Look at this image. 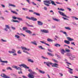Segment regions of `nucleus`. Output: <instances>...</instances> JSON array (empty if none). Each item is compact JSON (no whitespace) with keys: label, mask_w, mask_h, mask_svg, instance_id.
Here are the masks:
<instances>
[{"label":"nucleus","mask_w":78,"mask_h":78,"mask_svg":"<svg viewBox=\"0 0 78 78\" xmlns=\"http://www.w3.org/2000/svg\"><path fill=\"white\" fill-rule=\"evenodd\" d=\"M63 34H66V35H67V34H66V32H63Z\"/></svg>","instance_id":"54"},{"label":"nucleus","mask_w":78,"mask_h":78,"mask_svg":"<svg viewBox=\"0 0 78 78\" xmlns=\"http://www.w3.org/2000/svg\"><path fill=\"white\" fill-rule=\"evenodd\" d=\"M13 56H17V54L14 52V54H13Z\"/></svg>","instance_id":"61"},{"label":"nucleus","mask_w":78,"mask_h":78,"mask_svg":"<svg viewBox=\"0 0 78 78\" xmlns=\"http://www.w3.org/2000/svg\"><path fill=\"white\" fill-rule=\"evenodd\" d=\"M26 19H29V20H31V18H30L28 16H26Z\"/></svg>","instance_id":"45"},{"label":"nucleus","mask_w":78,"mask_h":78,"mask_svg":"<svg viewBox=\"0 0 78 78\" xmlns=\"http://www.w3.org/2000/svg\"><path fill=\"white\" fill-rule=\"evenodd\" d=\"M7 70H12V69L10 67H7Z\"/></svg>","instance_id":"33"},{"label":"nucleus","mask_w":78,"mask_h":78,"mask_svg":"<svg viewBox=\"0 0 78 78\" xmlns=\"http://www.w3.org/2000/svg\"><path fill=\"white\" fill-rule=\"evenodd\" d=\"M22 77H23V78H27V77H26V76H22Z\"/></svg>","instance_id":"63"},{"label":"nucleus","mask_w":78,"mask_h":78,"mask_svg":"<svg viewBox=\"0 0 78 78\" xmlns=\"http://www.w3.org/2000/svg\"><path fill=\"white\" fill-rule=\"evenodd\" d=\"M38 48H39L41 49V50H45V48H42V46H38Z\"/></svg>","instance_id":"23"},{"label":"nucleus","mask_w":78,"mask_h":78,"mask_svg":"<svg viewBox=\"0 0 78 78\" xmlns=\"http://www.w3.org/2000/svg\"><path fill=\"white\" fill-rule=\"evenodd\" d=\"M42 58H43V59H48V58H46L43 56H42Z\"/></svg>","instance_id":"47"},{"label":"nucleus","mask_w":78,"mask_h":78,"mask_svg":"<svg viewBox=\"0 0 78 78\" xmlns=\"http://www.w3.org/2000/svg\"><path fill=\"white\" fill-rule=\"evenodd\" d=\"M44 8L45 10H47V8L46 7H44Z\"/></svg>","instance_id":"58"},{"label":"nucleus","mask_w":78,"mask_h":78,"mask_svg":"<svg viewBox=\"0 0 78 78\" xmlns=\"http://www.w3.org/2000/svg\"><path fill=\"white\" fill-rule=\"evenodd\" d=\"M9 5L10 6H12V7H16V5H14L11 4H9Z\"/></svg>","instance_id":"31"},{"label":"nucleus","mask_w":78,"mask_h":78,"mask_svg":"<svg viewBox=\"0 0 78 78\" xmlns=\"http://www.w3.org/2000/svg\"><path fill=\"white\" fill-rule=\"evenodd\" d=\"M23 30L25 31L26 33H27L30 34H32V32H31V31L30 30H27L28 29L27 27H23Z\"/></svg>","instance_id":"5"},{"label":"nucleus","mask_w":78,"mask_h":78,"mask_svg":"<svg viewBox=\"0 0 78 78\" xmlns=\"http://www.w3.org/2000/svg\"><path fill=\"white\" fill-rule=\"evenodd\" d=\"M65 29H66V30H71V29H70V27H65Z\"/></svg>","instance_id":"27"},{"label":"nucleus","mask_w":78,"mask_h":78,"mask_svg":"<svg viewBox=\"0 0 78 78\" xmlns=\"http://www.w3.org/2000/svg\"><path fill=\"white\" fill-rule=\"evenodd\" d=\"M22 9L23 10H24V11H27L28 9L24 8H23Z\"/></svg>","instance_id":"44"},{"label":"nucleus","mask_w":78,"mask_h":78,"mask_svg":"<svg viewBox=\"0 0 78 78\" xmlns=\"http://www.w3.org/2000/svg\"><path fill=\"white\" fill-rule=\"evenodd\" d=\"M11 75L12 76H16V75L15 74H11Z\"/></svg>","instance_id":"50"},{"label":"nucleus","mask_w":78,"mask_h":78,"mask_svg":"<svg viewBox=\"0 0 78 78\" xmlns=\"http://www.w3.org/2000/svg\"><path fill=\"white\" fill-rule=\"evenodd\" d=\"M1 41H2V42H6V41L4 40L3 39H2Z\"/></svg>","instance_id":"51"},{"label":"nucleus","mask_w":78,"mask_h":78,"mask_svg":"<svg viewBox=\"0 0 78 78\" xmlns=\"http://www.w3.org/2000/svg\"><path fill=\"white\" fill-rule=\"evenodd\" d=\"M5 27H6V28H5V31H7L8 30V28L9 29L10 28V27H9V26L8 25H5Z\"/></svg>","instance_id":"10"},{"label":"nucleus","mask_w":78,"mask_h":78,"mask_svg":"<svg viewBox=\"0 0 78 78\" xmlns=\"http://www.w3.org/2000/svg\"><path fill=\"white\" fill-rule=\"evenodd\" d=\"M12 22H17L18 23H20V22L19 21L17 20H12Z\"/></svg>","instance_id":"21"},{"label":"nucleus","mask_w":78,"mask_h":78,"mask_svg":"<svg viewBox=\"0 0 78 78\" xmlns=\"http://www.w3.org/2000/svg\"><path fill=\"white\" fill-rule=\"evenodd\" d=\"M71 44L72 45H75V43L74 42L71 43Z\"/></svg>","instance_id":"53"},{"label":"nucleus","mask_w":78,"mask_h":78,"mask_svg":"<svg viewBox=\"0 0 78 78\" xmlns=\"http://www.w3.org/2000/svg\"><path fill=\"white\" fill-rule=\"evenodd\" d=\"M30 20H31L33 21H36L37 19L34 17H31L30 18Z\"/></svg>","instance_id":"12"},{"label":"nucleus","mask_w":78,"mask_h":78,"mask_svg":"<svg viewBox=\"0 0 78 78\" xmlns=\"http://www.w3.org/2000/svg\"><path fill=\"white\" fill-rule=\"evenodd\" d=\"M22 48V50H27V51H30V49H27V48H25V47H23Z\"/></svg>","instance_id":"14"},{"label":"nucleus","mask_w":78,"mask_h":78,"mask_svg":"<svg viewBox=\"0 0 78 78\" xmlns=\"http://www.w3.org/2000/svg\"><path fill=\"white\" fill-rule=\"evenodd\" d=\"M62 18H63V19H64V20H68V19H67V18H65L64 17H62Z\"/></svg>","instance_id":"48"},{"label":"nucleus","mask_w":78,"mask_h":78,"mask_svg":"<svg viewBox=\"0 0 78 78\" xmlns=\"http://www.w3.org/2000/svg\"><path fill=\"white\" fill-rule=\"evenodd\" d=\"M56 3H57V4H61V5H62V3H61L60 2H55Z\"/></svg>","instance_id":"41"},{"label":"nucleus","mask_w":78,"mask_h":78,"mask_svg":"<svg viewBox=\"0 0 78 78\" xmlns=\"http://www.w3.org/2000/svg\"><path fill=\"white\" fill-rule=\"evenodd\" d=\"M38 71L40 73H42V74H44L45 72L44 71H42L40 69H38Z\"/></svg>","instance_id":"16"},{"label":"nucleus","mask_w":78,"mask_h":78,"mask_svg":"<svg viewBox=\"0 0 78 78\" xmlns=\"http://www.w3.org/2000/svg\"><path fill=\"white\" fill-rule=\"evenodd\" d=\"M32 3L33 4V5H36V4H35L34 2H32Z\"/></svg>","instance_id":"64"},{"label":"nucleus","mask_w":78,"mask_h":78,"mask_svg":"<svg viewBox=\"0 0 78 78\" xmlns=\"http://www.w3.org/2000/svg\"><path fill=\"white\" fill-rule=\"evenodd\" d=\"M28 61H29L30 62H34V61H33V60L31 59H28Z\"/></svg>","instance_id":"32"},{"label":"nucleus","mask_w":78,"mask_h":78,"mask_svg":"<svg viewBox=\"0 0 78 78\" xmlns=\"http://www.w3.org/2000/svg\"><path fill=\"white\" fill-rule=\"evenodd\" d=\"M12 18H13V19H15V20H16V19H17V18L15 17V16H13L12 17Z\"/></svg>","instance_id":"43"},{"label":"nucleus","mask_w":78,"mask_h":78,"mask_svg":"<svg viewBox=\"0 0 78 78\" xmlns=\"http://www.w3.org/2000/svg\"><path fill=\"white\" fill-rule=\"evenodd\" d=\"M12 12L13 13V14H18L16 12L12 11Z\"/></svg>","instance_id":"36"},{"label":"nucleus","mask_w":78,"mask_h":78,"mask_svg":"<svg viewBox=\"0 0 78 78\" xmlns=\"http://www.w3.org/2000/svg\"><path fill=\"white\" fill-rule=\"evenodd\" d=\"M55 47H61V45L60 44H55Z\"/></svg>","instance_id":"24"},{"label":"nucleus","mask_w":78,"mask_h":78,"mask_svg":"<svg viewBox=\"0 0 78 78\" xmlns=\"http://www.w3.org/2000/svg\"><path fill=\"white\" fill-rule=\"evenodd\" d=\"M58 12L59 13V14H60V15H61L62 16H64V17H67V18H69L70 17L69 16H67L63 12H61V11H58Z\"/></svg>","instance_id":"6"},{"label":"nucleus","mask_w":78,"mask_h":78,"mask_svg":"<svg viewBox=\"0 0 78 78\" xmlns=\"http://www.w3.org/2000/svg\"><path fill=\"white\" fill-rule=\"evenodd\" d=\"M52 60L55 62H56V63H58V61L55 59H53Z\"/></svg>","instance_id":"34"},{"label":"nucleus","mask_w":78,"mask_h":78,"mask_svg":"<svg viewBox=\"0 0 78 78\" xmlns=\"http://www.w3.org/2000/svg\"><path fill=\"white\" fill-rule=\"evenodd\" d=\"M37 24L38 25H40L41 26L43 25V23L41 22V21H37Z\"/></svg>","instance_id":"13"},{"label":"nucleus","mask_w":78,"mask_h":78,"mask_svg":"<svg viewBox=\"0 0 78 78\" xmlns=\"http://www.w3.org/2000/svg\"><path fill=\"white\" fill-rule=\"evenodd\" d=\"M31 43L33 44H34V45H37V43H36V41H34V42H31Z\"/></svg>","instance_id":"17"},{"label":"nucleus","mask_w":78,"mask_h":78,"mask_svg":"<svg viewBox=\"0 0 78 78\" xmlns=\"http://www.w3.org/2000/svg\"><path fill=\"white\" fill-rule=\"evenodd\" d=\"M72 54L71 53H68L67 54V56H72Z\"/></svg>","instance_id":"25"},{"label":"nucleus","mask_w":78,"mask_h":78,"mask_svg":"<svg viewBox=\"0 0 78 78\" xmlns=\"http://www.w3.org/2000/svg\"><path fill=\"white\" fill-rule=\"evenodd\" d=\"M17 19H18L19 20H21V21H23V20L22 18H17Z\"/></svg>","instance_id":"30"},{"label":"nucleus","mask_w":78,"mask_h":78,"mask_svg":"<svg viewBox=\"0 0 78 78\" xmlns=\"http://www.w3.org/2000/svg\"><path fill=\"white\" fill-rule=\"evenodd\" d=\"M11 28L13 30H16V28L14 27H12Z\"/></svg>","instance_id":"52"},{"label":"nucleus","mask_w":78,"mask_h":78,"mask_svg":"<svg viewBox=\"0 0 78 78\" xmlns=\"http://www.w3.org/2000/svg\"><path fill=\"white\" fill-rule=\"evenodd\" d=\"M50 0V1H51V2H50V1L48 0L44 1V3H47L46 4L45 3H44V5H46V6H50V4L51 3L52 5H54V6H56V4L55 3V2L54 1H51V0Z\"/></svg>","instance_id":"1"},{"label":"nucleus","mask_w":78,"mask_h":78,"mask_svg":"<svg viewBox=\"0 0 78 78\" xmlns=\"http://www.w3.org/2000/svg\"><path fill=\"white\" fill-rule=\"evenodd\" d=\"M72 18H74V19H75V20H78V18L72 16Z\"/></svg>","instance_id":"37"},{"label":"nucleus","mask_w":78,"mask_h":78,"mask_svg":"<svg viewBox=\"0 0 78 78\" xmlns=\"http://www.w3.org/2000/svg\"><path fill=\"white\" fill-rule=\"evenodd\" d=\"M53 19L54 20H55V21H56V22H58L59 20H58L56 18H53Z\"/></svg>","instance_id":"29"},{"label":"nucleus","mask_w":78,"mask_h":78,"mask_svg":"<svg viewBox=\"0 0 78 78\" xmlns=\"http://www.w3.org/2000/svg\"><path fill=\"white\" fill-rule=\"evenodd\" d=\"M15 37H16L17 38V39H19L20 37H19V36L17 35H15Z\"/></svg>","instance_id":"38"},{"label":"nucleus","mask_w":78,"mask_h":78,"mask_svg":"<svg viewBox=\"0 0 78 78\" xmlns=\"http://www.w3.org/2000/svg\"><path fill=\"white\" fill-rule=\"evenodd\" d=\"M46 64V65L48 67H50V65H52L53 64V65L52 66V67H55L58 68V67L57 66H58V64H57L56 63H53V64L52 63H51V62H44V64Z\"/></svg>","instance_id":"2"},{"label":"nucleus","mask_w":78,"mask_h":78,"mask_svg":"<svg viewBox=\"0 0 78 78\" xmlns=\"http://www.w3.org/2000/svg\"><path fill=\"white\" fill-rule=\"evenodd\" d=\"M0 61L2 62H4V63H6V64H7V63H8V61H2V60L0 59Z\"/></svg>","instance_id":"20"},{"label":"nucleus","mask_w":78,"mask_h":78,"mask_svg":"<svg viewBox=\"0 0 78 78\" xmlns=\"http://www.w3.org/2000/svg\"><path fill=\"white\" fill-rule=\"evenodd\" d=\"M47 54H48L49 56H54L53 54H52L51 53H50L49 52H47Z\"/></svg>","instance_id":"22"},{"label":"nucleus","mask_w":78,"mask_h":78,"mask_svg":"<svg viewBox=\"0 0 78 78\" xmlns=\"http://www.w3.org/2000/svg\"><path fill=\"white\" fill-rule=\"evenodd\" d=\"M48 51H50V52H53V51H52V50H51L49 48L48 49Z\"/></svg>","instance_id":"40"},{"label":"nucleus","mask_w":78,"mask_h":78,"mask_svg":"<svg viewBox=\"0 0 78 78\" xmlns=\"http://www.w3.org/2000/svg\"><path fill=\"white\" fill-rule=\"evenodd\" d=\"M50 12H52V14H54V12H53V11L52 10H51Z\"/></svg>","instance_id":"57"},{"label":"nucleus","mask_w":78,"mask_h":78,"mask_svg":"<svg viewBox=\"0 0 78 78\" xmlns=\"http://www.w3.org/2000/svg\"><path fill=\"white\" fill-rule=\"evenodd\" d=\"M67 68L68 69H70V70H71V71H70V70H69V72L70 73H71V74H73V72L72 71H71L72 70H73V69H70L69 67H67Z\"/></svg>","instance_id":"15"},{"label":"nucleus","mask_w":78,"mask_h":78,"mask_svg":"<svg viewBox=\"0 0 78 78\" xmlns=\"http://www.w3.org/2000/svg\"><path fill=\"white\" fill-rule=\"evenodd\" d=\"M65 52V51L63 49H62L61 50V53L62 55H64V53Z\"/></svg>","instance_id":"18"},{"label":"nucleus","mask_w":78,"mask_h":78,"mask_svg":"<svg viewBox=\"0 0 78 78\" xmlns=\"http://www.w3.org/2000/svg\"><path fill=\"white\" fill-rule=\"evenodd\" d=\"M17 53L18 54H21L22 52L20 51H18L17 52Z\"/></svg>","instance_id":"46"},{"label":"nucleus","mask_w":78,"mask_h":78,"mask_svg":"<svg viewBox=\"0 0 78 78\" xmlns=\"http://www.w3.org/2000/svg\"><path fill=\"white\" fill-rule=\"evenodd\" d=\"M27 2L29 4H30V0H26Z\"/></svg>","instance_id":"59"},{"label":"nucleus","mask_w":78,"mask_h":78,"mask_svg":"<svg viewBox=\"0 0 78 78\" xmlns=\"http://www.w3.org/2000/svg\"><path fill=\"white\" fill-rule=\"evenodd\" d=\"M45 45H48V46H49V47H50V45L49 44H47V43H45Z\"/></svg>","instance_id":"60"},{"label":"nucleus","mask_w":78,"mask_h":78,"mask_svg":"<svg viewBox=\"0 0 78 78\" xmlns=\"http://www.w3.org/2000/svg\"><path fill=\"white\" fill-rule=\"evenodd\" d=\"M13 68H15V69H16V70H20V71H22V69H21V68L19 67H18L17 68V66H13Z\"/></svg>","instance_id":"8"},{"label":"nucleus","mask_w":78,"mask_h":78,"mask_svg":"<svg viewBox=\"0 0 78 78\" xmlns=\"http://www.w3.org/2000/svg\"><path fill=\"white\" fill-rule=\"evenodd\" d=\"M67 38L68 41L66 40L64 41L65 43L67 44H70V42L69 41H74V39L70 38L69 37H67Z\"/></svg>","instance_id":"4"},{"label":"nucleus","mask_w":78,"mask_h":78,"mask_svg":"<svg viewBox=\"0 0 78 78\" xmlns=\"http://www.w3.org/2000/svg\"><path fill=\"white\" fill-rule=\"evenodd\" d=\"M29 12H34V11L32 10H29Z\"/></svg>","instance_id":"62"},{"label":"nucleus","mask_w":78,"mask_h":78,"mask_svg":"<svg viewBox=\"0 0 78 78\" xmlns=\"http://www.w3.org/2000/svg\"><path fill=\"white\" fill-rule=\"evenodd\" d=\"M60 11H64V9H60Z\"/></svg>","instance_id":"49"},{"label":"nucleus","mask_w":78,"mask_h":78,"mask_svg":"<svg viewBox=\"0 0 78 78\" xmlns=\"http://www.w3.org/2000/svg\"><path fill=\"white\" fill-rule=\"evenodd\" d=\"M20 66H23V67H24L25 68V69H29V67L28 66H27V65H25V64H22L20 65Z\"/></svg>","instance_id":"9"},{"label":"nucleus","mask_w":78,"mask_h":78,"mask_svg":"<svg viewBox=\"0 0 78 78\" xmlns=\"http://www.w3.org/2000/svg\"><path fill=\"white\" fill-rule=\"evenodd\" d=\"M40 42L42 43V44H45V42L44 41H40Z\"/></svg>","instance_id":"42"},{"label":"nucleus","mask_w":78,"mask_h":78,"mask_svg":"<svg viewBox=\"0 0 78 78\" xmlns=\"http://www.w3.org/2000/svg\"><path fill=\"white\" fill-rule=\"evenodd\" d=\"M33 14H35V15H36V16H40V15L39 14V13L37 12H34Z\"/></svg>","instance_id":"19"},{"label":"nucleus","mask_w":78,"mask_h":78,"mask_svg":"<svg viewBox=\"0 0 78 78\" xmlns=\"http://www.w3.org/2000/svg\"><path fill=\"white\" fill-rule=\"evenodd\" d=\"M12 53H14L16 52V50L14 49H12Z\"/></svg>","instance_id":"35"},{"label":"nucleus","mask_w":78,"mask_h":78,"mask_svg":"<svg viewBox=\"0 0 78 78\" xmlns=\"http://www.w3.org/2000/svg\"><path fill=\"white\" fill-rule=\"evenodd\" d=\"M65 51L67 52H70V49H66L65 50Z\"/></svg>","instance_id":"39"},{"label":"nucleus","mask_w":78,"mask_h":78,"mask_svg":"<svg viewBox=\"0 0 78 78\" xmlns=\"http://www.w3.org/2000/svg\"><path fill=\"white\" fill-rule=\"evenodd\" d=\"M72 23L73 24V25H76V23L74 22H73Z\"/></svg>","instance_id":"56"},{"label":"nucleus","mask_w":78,"mask_h":78,"mask_svg":"<svg viewBox=\"0 0 78 78\" xmlns=\"http://www.w3.org/2000/svg\"><path fill=\"white\" fill-rule=\"evenodd\" d=\"M29 72H30V73H29L28 75V76L29 78H34V74H36L35 72H33L32 71V70L31 69H29Z\"/></svg>","instance_id":"3"},{"label":"nucleus","mask_w":78,"mask_h":78,"mask_svg":"<svg viewBox=\"0 0 78 78\" xmlns=\"http://www.w3.org/2000/svg\"><path fill=\"white\" fill-rule=\"evenodd\" d=\"M69 58L70 59H71V60H73V58H75V56L73 55L72 54V55L71 56V57H69Z\"/></svg>","instance_id":"11"},{"label":"nucleus","mask_w":78,"mask_h":78,"mask_svg":"<svg viewBox=\"0 0 78 78\" xmlns=\"http://www.w3.org/2000/svg\"><path fill=\"white\" fill-rule=\"evenodd\" d=\"M47 41L48 42H51V41H53V40L50 38H48L47 39Z\"/></svg>","instance_id":"28"},{"label":"nucleus","mask_w":78,"mask_h":78,"mask_svg":"<svg viewBox=\"0 0 78 78\" xmlns=\"http://www.w3.org/2000/svg\"><path fill=\"white\" fill-rule=\"evenodd\" d=\"M41 31L42 33H49V32H48V30H41Z\"/></svg>","instance_id":"7"},{"label":"nucleus","mask_w":78,"mask_h":78,"mask_svg":"<svg viewBox=\"0 0 78 78\" xmlns=\"http://www.w3.org/2000/svg\"><path fill=\"white\" fill-rule=\"evenodd\" d=\"M26 24L28 27H33V26L32 25H30L28 24V23H26Z\"/></svg>","instance_id":"26"},{"label":"nucleus","mask_w":78,"mask_h":78,"mask_svg":"<svg viewBox=\"0 0 78 78\" xmlns=\"http://www.w3.org/2000/svg\"><path fill=\"white\" fill-rule=\"evenodd\" d=\"M1 6L3 8H5V5L3 4L1 5Z\"/></svg>","instance_id":"55"}]
</instances>
